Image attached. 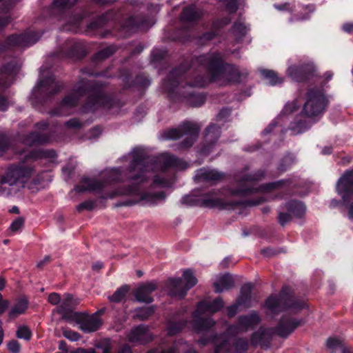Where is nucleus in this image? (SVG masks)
<instances>
[{
    "label": "nucleus",
    "instance_id": "46",
    "mask_svg": "<svg viewBox=\"0 0 353 353\" xmlns=\"http://www.w3.org/2000/svg\"><path fill=\"white\" fill-rule=\"evenodd\" d=\"M69 57H72L70 54H66L63 51H60L51 54L48 59L49 63L57 64Z\"/></svg>",
    "mask_w": 353,
    "mask_h": 353
},
{
    "label": "nucleus",
    "instance_id": "47",
    "mask_svg": "<svg viewBox=\"0 0 353 353\" xmlns=\"http://www.w3.org/2000/svg\"><path fill=\"white\" fill-rule=\"evenodd\" d=\"M247 27L242 23H235L233 26L232 32L236 39L239 41L247 32Z\"/></svg>",
    "mask_w": 353,
    "mask_h": 353
},
{
    "label": "nucleus",
    "instance_id": "25",
    "mask_svg": "<svg viewBox=\"0 0 353 353\" xmlns=\"http://www.w3.org/2000/svg\"><path fill=\"white\" fill-rule=\"evenodd\" d=\"M157 289V285L152 283H148L140 285L134 292L136 300L140 303H151L154 299L151 294Z\"/></svg>",
    "mask_w": 353,
    "mask_h": 353
},
{
    "label": "nucleus",
    "instance_id": "23",
    "mask_svg": "<svg viewBox=\"0 0 353 353\" xmlns=\"http://www.w3.org/2000/svg\"><path fill=\"white\" fill-rule=\"evenodd\" d=\"M201 310L198 308L193 312L192 327L198 333L208 332L215 325L212 319L203 318L201 316Z\"/></svg>",
    "mask_w": 353,
    "mask_h": 353
},
{
    "label": "nucleus",
    "instance_id": "32",
    "mask_svg": "<svg viewBox=\"0 0 353 353\" xmlns=\"http://www.w3.org/2000/svg\"><path fill=\"white\" fill-rule=\"evenodd\" d=\"M286 210L296 218H301L305 214L306 208L303 202L298 200L292 199L288 201L285 205Z\"/></svg>",
    "mask_w": 353,
    "mask_h": 353
},
{
    "label": "nucleus",
    "instance_id": "56",
    "mask_svg": "<svg viewBox=\"0 0 353 353\" xmlns=\"http://www.w3.org/2000/svg\"><path fill=\"white\" fill-rule=\"evenodd\" d=\"M216 334H213L211 336L203 335L199 339L198 343L201 346H205L210 343H214L216 339Z\"/></svg>",
    "mask_w": 353,
    "mask_h": 353
},
{
    "label": "nucleus",
    "instance_id": "57",
    "mask_svg": "<svg viewBox=\"0 0 353 353\" xmlns=\"http://www.w3.org/2000/svg\"><path fill=\"white\" fill-rule=\"evenodd\" d=\"M77 0H54V5L59 8H65L74 5Z\"/></svg>",
    "mask_w": 353,
    "mask_h": 353
},
{
    "label": "nucleus",
    "instance_id": "27",
    "mask_svg": "<svg viewBox=\"0 0 353 353\" xmlns=\"http://www.w3.org/2000/svg\"><path fill=\"white\" fill-rule=\"evenodd\" d=\"M29 302L26 296L18 299L8 313V321L14 320L17 316L26 313Z\"/></svg>",
    "mask_w": 353,
    "mask_h": 353
},
{
    "label": "nucleus",
    "instance_id": "63",
    "mask_svg": "<svg viewBox=\"0 0 353 353\" xmlns=\"http://www.w3.org/2000/svg\"><path fill=\"white\" fill-rule=\"evenodd\" d=\"M297 109V105L296 102L293 101L291 103H288L284 106L282 112L284 114H290L295 112Z\"/></svg>",
    "mask_w": 353,
    "mask_h": 353
},
{
    "label": "nucleus",
    "instance_id": "38",
    "mask_svg": "<svg viewBox=\"0 0 353 353\" xmlns=\"http://www.w3.org/2000/svg\"><path fill=\"white\" fill-rule=\"evenodd\" d=\"M130 290V285L127 284L121 285L109 297L110 301L116 303L121 302V301L125 299Z\"/></svg>",
    "mask_w": 353,
    "mask_h": 353
},
{
    "label": "nucleus",
    "instance_id": "6",
    "mask_svg": "<svg viewBox=\"0 0 353 353\" xmlns=\"http://www.w3.org/2000/svg\"><path fill=\"white\" fill-rule=\"evenodd\" d=\"M50 68H40V79L31 94L32 103L45 105L61 91L60 86L55 83L54 76L50 72Z\"/></svg>",
    "mask_w": 353,
    "mask_h": 353
},
{
    "label": "nucleus",
    "instance_id": "20",
    "mask_svg": "<svg viewBox=\"0 0 353 353\" xmlns=\"http://www.w3.org/2000/svg\"><path fill=\"white\" fill-rule=\"evenodd\" d=\"M192 64L202 65L203 66H225L223 57L218 52H212L194 57ZM225 66L230 65L226 64Z\"/></svg>",
    "mask_w": 353,
    "mask_h": 353
},
{
    "label": "nucleus",
    "instance_id": "50",
    "mask_svg": "<svg viewBox=\"0 0 353 353\" xmlns=\"http://www.w3.org/2000/svg\"><path fill=\"white\" fill-rule=\"evenodd\" d=\"M201 198H199L194 195H184L181 199V203L183 204L190 206H199L200 207Z\"/></svg>",
    "mask_w": 353,
    "mask_h": 353
},
{
    "label": "nucleus",
    "instance_id": "8",
    "mask_svg": "<svg viewBox=\"0 0 353 353\" xmlns=\"http://www.w3.org/2000/svg\"><path fill=\"white\" fill-rule=\"evenodd\" d=\"M200 131V126L192 121H184L176 128H170L165 132L167 139L177 140L183 135H188L177 144L178 150H186L190 148L196 141Z\"/></svg>",
    "mask_w": 353,
    "mask_h": 353
},
{
    "label": "nucleus",
    "instance_id": "26",
    "mask_svg": "<svg viewBox=\"0 0 353 353\" xmlns=\"http://www.w3.org/2000/svg\"><path fill=\"white\" fill-rule=\"evenodd\" d=\"M272 334L264 329H259L254 332L250 336V343L252 346L261 345L263 348L270 347L272 341Z\"/></svg>",
    "mask_w": 353,
    "mask_h": 353
},
{
    "label": "nucleus",
    "instance_id": "15",
    "mask_svg": "<svg viewBox=\"0 0 353 353\" xmlns=\"http://www.w3.org/2000/svg\"><path fill=\"white\" fill-rule=\"evenodd\" d=\"M79 303V299H74L72 294H65L64 299L57 307L56 312L61 315L63 320L72 322L76 316H79V312L74 311Z\"/></svg>",
    "mask_w": 353,
    "mask_h": 353
},
{
    "label": "nucleus",
    "instance_id": "42",
    "mask_svg": "<svg viewBox=\"0 0 353 353\" xmlns=\"http://www.w3.org/2000/svg\"><path fill=\"white\" fill-rule=\"evenodd\" d=\"M261 74L263 77L269 81L271 85H275L283 82L282 79H280L277 76V74L273 70L263 69L261 70Z\"/></svg>",
    "mask_w": 353,
    "mask_h": 353
},
{
    "label": "nucleus",
    "instance_id": "22",
    "mask_svg": "<svg viewBox=\"0 0 353 353\" xmlns=\"http://www.w3.org/2000/svg\"><path fill=\"white\" fill-rule=\"evenodd\" d=\"M284 186L286 188L288 194H295V192L294 191L293 189L294 188H296L297 185L296 183H294L293 180L291 179H281L276 181L263 183L260 186V188L263 192H270L274 190L279 189Z\"/></svg>",
    "mask_w": 353,
    "mask_h": 353
},
{
    "label": "nucleus",
    "instance_id": "10",
    "mask_svg": "<svg viewBox=\"0 0 353 353\" xmlns=\"http://www.w3.org/2000/svg\"><path fill=\"white\" fill-rule=\"evenodd\" d=\"M119 79L124 85V88H134L143 92L149 88L152 80L145 73H139L134 78L132 76L130 68H119Z\"/></svg>",
    "mask_w": 353,
    "mask_h": 353
},
{
    "label": "nucleus",
    "instance_id": "62",
    "mask_svg": "<svg viewBox=\"0 0 353 353\" xmlns=\"http://www.w3.org/2000/svg\"><path fill=\"white\" fill-rule=\"evenodd\" d=\"M8 349L12 353H19L21 345L17 341L12 340L8 343Z\"/></svg>",
    "mask_w": 353,
    "mask_h": 353
},
{
    "label": "nucleus",
    "instance_id": "45",
    "mask_svg": "<svg viewBox=\"0 0 353 353\" xmlns=\"http://www.w3.org/2000/svg\"><path fill=\"white\" fill-rule=\"evenodd\" d=\"M116 51V48L113 46H108L101 50L94 57V59L97 61H101L104 60L113 54Z\"/></svg>",
    "mask_w": 353,
    "mask_h": 353
},
{
    "label": "nucleus",
    "instance_id": "37",
    "mask_svg": "<svg viewBox=\"0 0 353 353\" xmlns=\"http://www.w3.org/2000/svg\"><path fill=\"white\" fill-rule=\"evenodd\" d=\"M265 174V172L261 169L256 170L254 173L244 174L238 181V184L242 186L248 182L259 181L264 178Z\"/></svg>",
    "mask_w": 353,
    "mask_h": 353
},
{
    "label": "nucleus",
    "instance_id": "52",
    "mask_svg": "<svg viewBox=\"0 0 353 353\" xmlns=\"http://www.w3.org/2000/svg\"><path fill=\"white\" fill-rule=\"evenodd\" d=\"M11 146L10 138L4 133H0V153L6 152Z\"/></svg>",
    "mask_w": 353,
    "mask_h": 353
},
{
    "label": "nucleus",
    "instance_id": "55",
    "mask_svg": "<svg viewBox=\"0 0 353 353\" xmlns=\"http://www.w3.org/2000/svg\"><path fill=\"white\" fill-rule=\"evenodd\" d=\"M63 336L72 341H77L81 337V335L78 332L72 330H63Z\"/></svg>",
    "mask_w": 353,
    "mask_h": 353
},
{
    "label": "nucleus",
    "instance_id": "18",
    "mask_svg": "<svg viewBox=\"0 0 353 353\" xmlns=\"http://www.w3.org/2000/svg\"><path fill=\"white\" fill-rule=\"evenodd\" d=\"M302 319L285 316L281 317L277 325L273 328L274 333L279 336L288 338L299 325L302 324Z\"/></svg>",
    "mask_w": 353,
    "mask_h": 353
},
{
    "label": "nucleus",
    "instance_id": "58",
    "mask_svg": "<svg viewBox=\"0 0 353 353\" xmlns=\"http://www.w3.org/2000/svg\"><path fill=\"white\" fill-rule=\"evenodd\" d=\"M198 17L194 8H188L183 12V17L186 20H194Z\"/></svg>",
    "mask_w": 353,
    "mask_h": 353
},
{
    "label": "nucleus",
    "instance_id": "39",
    "mask_svg": "<svg viewBox=\"0 0 353 353\" xmlns=\"http://www.w3.org/2000/svg\"><path fill=\"white\" fill-rule=\"evenodd\" d=\"M232 353H245L248 350L249 343L245 337L236 338L231 344Z\"/></svg>",
    "mask_w": 353,
    "mask_h": 353
},
{
    "label": "nucleus",
    "instance_id": "51",
    "mask_svg": "<svg viewBox=\"0 0 353 353\" xmlns=\"http://www.w3.org/2000/svg\"><path fill=\"white\" fill-rule=\"evenodd\" d=\"M96 201L94 200L88 199L83 202H81L77 206V210L79 212H81L83 210L92 211L96 207Z\"/></svg>",
    "mask_w": 353,
    "mask_h": 353
},
{
    "label": "nucleus",
    "instance_id": "53",
    "mask_svg": "<svg viewBox=\"0 0 353 353\" xmlns=\"http://www.w3.org/2000/svg\"><path fill=\"white\" fill-rule=\"evenodd\" d=\"M292 219V215L288 212H281L278 214V222L283 227H284L288 223L290 222Z\"/></svg>",
    "mask_w": 353,
    "mask_h": 353
},
{
    "label": "nucleus",
    "instance_id": "35",
    "mask_svg": "<svg viewBox=\"0 0 353 353\" xmlns=\"http://www.w3.org/2000/svg\"><path fill=\"white\" fill-rule=\"evenodd\" d=\"M196 177L204 181H219L223 179L224 174L214 170L200 169Z\"/></svg>",
    "mask_w": 353,
    "mask_h": 353
},
{
    "label": "nucleus",
    "instance_id": "40",
    "mask_svg": "<svg viewBox=\"0 0 353 353\" xmlns=\"http://www.w3.org/2000/svg\"><path fill=\"white\" fill-rule=\"evenodd\" d=\"M154 312L153 306L139 307L136 309L134 317L141 321H145L153 315Z\"/></svg>",
    "mask_w": 353,
    "mask_h": 353
},
{
    "label": "nucleus",
    "instance_id": "34",
    "mask_svg": "<svg viewBox=\"0 0 353 353\" xmlns=\"http://www.w3.org/2000/svg\"><path fill=\"white\" fill-rule=\"evenodd\" d=\"M25 143L30 146L34 145H43L50 141L49 136L46 134H41L32 131L29 132L25 138Z\"/></svg>",
    "mask_w": 353,
    "mask_h": 353
},
{
    "label": "nucleus",
    "instance_id": "29",
    "mask_svg": "<svg viewBox=\"0 0 353 353\" xmlns=\"http://www.w3.org/2000/svg\"><path fill=\"white\" fill-rule=\"evenodd\" d=\"M253 288L254 285L251 283H247L241 286L240 294L236 300L239 305L246 308L250 307Z\"/></svg>",
    "mask_w": 353,
    "mask_h": 353
},
{
    "label": "nucleus",
    "instance_id": "1",
    "mask_svg": "<svg viewBox=\"0 0 353 353\" xmlns=\"http://www.w3.org/2000/svg\"><path fill=\"white\" fill-rule=\"evenodd\" d=\"M247 75L239 68H172L161 86L170 102L197 108L205 103L206 94L196 88H205L212 83L221 86L239 83Z\"/></svg>",
    "mask_w": 353,
    "mask_h": 353
},
{
    "label": "nucleus",
    "instance_id": "24",
    "mask_svg": "<svg viewBox=\"0 0 353 353\" xmlns=\"http://www.w3.org/2000/svg\"><path fill=\"white\" fill-rule=\"evenodd\" d=\"M129 341L132 343L146 344L153 340L148 328L143 325H139L132 328L128 335Z\"/></svg>",
    "mask_w": 353,
    "mask_h": 353
},
{
    "label": "nucleus",
    "instance_id": "49",
    "mask_svg": "<svg viewBox=\"0 0 353 353\" xmlns=\"http://www.w3.org/2000/svg\"><path fill=\"white\" fill-rule=\"evenodd\" d=\"M16 335L19 339H23L26 341H30L32 336V333L28 326L21 325L18 327Z\"/></svg>",
    "mask_w": 353,
    "mask_h": 353
},
{
    "label": "nucleus",
    "instance_id": "33",
    "mask_svg": "<svg viewBox=\"0 0 353 353\" xmlns=\"http://www.w3.org/2000/svg\"><path fill=\"white\" fill-rule=\"evenodd\" d=\"M163 165L165 168H177L184 170L186 168V163L174 154H165L161 157Z\"/></svg>",
    "mask_w": 353,
    "mask_h": 353
},
{
    "label": "nucleus",
    "instance_id": "17",
    "mask_svg": "<svg viewBox=\"0 0 353 353\" xmlns=\"http://www.w3.org/2000/svg\"><path fill=\"white\" fill-rule=\"evenodd\" d=\"M221 128L214 123L208 125L205 130L204 141L199 150L203 156H208L212 152L214 144L221 136Z\"/></svg>",
    "mask_w": 353,
    "mask_h": 353
},
{
    "label": "nucleus",
    "instance_id": "9",
    "mask_svg": "<svg viewBox=\"0 0 353 353\" xmlns=\"http://www.w3.org/2000/svg\"><path fill=\"white\" fill-rule=\"evenodd\" d=\"M327 100L323 91L317 88L307 90L306 101L302 110V114L309 118L316 117L325 110Z\"/></svg>",
    "mask_w": 353,
    "mask_h": 353
},
{
    "label": "nucleus",
    "instance_id": "41",
    "mask_svg": "<svg viewBox=\"0 0 353 353\" xmlns=\"http://www.w3.org/2000/svg\"><path fill=\"white\" fill-rule=\"evenodd\" d=\"M185 325L182 321H169L167 324L168 333L170 336H174L180 333Z\"/></svg>",
    "mask_w": 353,
    "mask_h": 353
},
{
    "label": "nucleus",
    "instance_id": "64",
    "mask_svg": "<svg viewBox=\"0 0 353 353\" xmlns=\"http://www.w3.org/2000/svg\"><path fill=\"white\" fill-rule=\"evenodd\" d=\"M48 301L54 305L61 303V295L57 292H52L48 295Z\"/></svg>",
    "mask_w": 353,
    "mask_h": 353
},
{
    "label": "nucleus",
    "instance_id": "19",
    "mask_svg": "<svg viewBox=\"0 0 353 353\" xmlns=\"http://www.w3.org/2000/svg\"><path fill=\"white\" fill-rule=\"evenodd\" d=\"M72 321L79 324L80 329L84 332H95L101 325L100 319L94 316H89L86 312H79V316H76Z\"/></svg>",
    "mask_w": 353,
    "mask_h": 353
},
{
    "label": "nucleus",
    "instance_id": "4",
    "mask_svg": "<svg viewBox=\"0 0 353 353\" xmlns=\"http://www.w3.org/2000/svg\"><path fill=\"white\" fill-rule=\"evenodd\" d=\"M57 157L56 151L53 149H34L26 154L18 163L10 164L0 179V195L9 196L10 189L8 186H15L17 190L24 188L26 183L32 176L34 168L26 164L29 160L54 159Z\"/></svg>",
    "mask_w": 353,
    "mask_h": 353
},
{
    "label": "nucleus",
    "instance_id": "11",
    "mask_svg": "<svg viewBox=\"0 0 353 353\" xmlns=\"http://www.w3.org/2000/svg\"><path fill=\"white\" fill-rule=\"evenodd\" d=\"M183 278L185 281L183 287L181 286L183 282L181 278L169 279L168 281L170 285L169 293L170 296L182 299L186 296L188 291L195 286L198 282L197 279L190 269L183 272Z\"/></svg>",
    "mask_w": 353,
    "mask_h": 353
},
{
    "label": "nucleus",
    "instance_id": "2",
    "mask_svg": "<svg viewBox=\"0 0 353 353\" xmlns=\"http://www.w3.org/2000/svg\"><path fill=\"white\" fill-rule=\"evenodd\" d=\"M132 160L128 167L129 173L128 179L138 181V183H132L130 185L118 188L114 191L103 193L100 196L102 199H114L117 196L127 195L135 196L136 199H128L119 201L116 204L117 207L132 206L144 200L163 199L165 197L164 192H158L154 194L143 192L140 183L147 181L145 172L153 168L152 159L150 158L147 152L141 147L134 148L131 152Z\"/></svg>",
    "mask_w": 353,
    "mask_h": 353
},
{
    "label": "nucleus",
    "instance_id": "31",
    "mask_svg": "<svg viewBox=\"0 0 353 353\" xmlns=\"http://www.w3.org/2000/svg\"><path fill=\"white\" fill-rule=\"evenodd\" d=\"M223 307L224 302L221 297H217L211 302L201 301L197 305L198 310H201V312H210L215 313L220 311Z\"/></svg>",
    "mask_w": 353,
    "mask_h": 353
},
{
    "label": "nucleus",
    "instance_id": "60",
    "mask_svg": "<svg viewBox=\"0 0 353 353\" xmlns=\"http://www.w3.org/2000/svg\"><path fill=\"white\" fill-rule=\"evenodd\" d=\"M79 18H74L69 23L63 26V29L66 31L76 32L78 28V23Z\"/></svg>",
    "mask_w": 353,
    "mask_h": 353
},
{
    "label": "nucleus",
    "instance_id": "43",
    "mask_svg": "<svg viewBox=\"0 0 353 353\" xmlns=\"http://www.w3.org/2000/svg\"><path fill=\"white\" fill-rule=\"evenodd\" d=\"M294 163V157L288 153L285 155L279 161L277 169L279 172L287 171Z\"/></svg>",
    "mask_w": 353,
    "mask_h": 353
},
{
    "label": "nucleus",
    "instance_id": "54",
    "mask_svg": "<svg viewBox=\"0 0 353 353\" xmlns=\"http://www.w3.org/2000/svg\"><path fill=\"white\" fill-rule=\"evenodd\" d=\"M24 219L21 216L17 217L16 219H14L10 226V229L12 232H18L23 225L24 224Z\"/></svg>",
    "mask_w": 353,
    "mask_h": 353
},
{
    "label": "nucleus",
    "instance_id": "13",
    "mask_svg": "<svg viewBox=\"0 0 353 353\" xmlns=\"http://www.w3.org/2000/svg\"><path fill=\"white\" fill-rule=\"evenodd\" d=\"M336 190L342 203L348 204L353 199V168L346 170L336 184Z\"/></svg>",
    "mask_w": 353,
    "mask_h": 353
},
{
    "label": "nucleus",
    "instance_id": "48",
    "mask_svg": "<svg viewBox=\"0 0 353 353\" xmlns=\"http://www.w3.org/2000/svg\"><path fill=\"white\" fill-rule=\"evenodd\" d=\"M214 353H232V347L228 340H223L215 346Z\"/></svg>",
    "mask_w": 353,
    "mask_h": 353
},
{
    "label": "nucleus",
    "instance_id": "21",
    "mask_svg": "<svg viewBox=\"0 0 353 353\" xmlns=\"http://www.w3.org/2000/svg\"><path fill=\"white\" fill-rule=\"evenodd\" d=\"M15 68H1L0 72V111L6 112L9 107L7 97L1 94L10 85V78L7 75Z\"/></svg>",
    "mask_w": 353,
    "mask_h": 353
},
{
    "label": "nucleus",
    "instance_id": "30",
    "mask_svg": "<svg viewBox=\"0 0 353 353\" xmlns=\"http://www.w3.org/2000/svg\"><path fill=\"white\" fill-rule=\"evenodd\" d=\"M213 286L216 293H221L224 290L232 289L234 287V281L230 274L225 273L219 279L218 281L214 283Z\"/></svg>",
    "mask_w": 353,
    "mask_h": 353
},
{
    "label": "nucleus",
    "instance_id": "59",
    "mask_svg": "<svg viewBox=\"0 0 353 353\" xmlns=\"http://www.w3.org/2000/svg\"><path fill=\"white\" fill-rule=\"evenodd\" d=\"M68 128L79 129L83 126L82 123L77 118H72L65 123Z\"/></svg>",
    "mask_w": 353,
    "mask_h": 353
},
{
    "label": "nucleus",
    "instance_id": "3",
    "mask_svg": "<svg viewBox=\"0 0 353 353\" xmlns=\"http://www.w3.org/2000/svg\"><path fill=\"white\" fill-rule=\"evenodd\" d=\"M105 86V83L101 81H80L73 88L74 94L64 97L61 105L74 108L77 106L80 97L87 96L80 107L83 114H94L99 110H110L119 107V99L113 93L106 91Z\"/></svg>",
    "mask_w": 353,
    "mask_h": 353
},
{
    "label": "nucleus",
    "instance_id": "14",
    "mask_svg": "<svg viewBox=\"0 0 353 353\" xmlns=\"http://www.w3.org/2000/svg\"><path fill=\"white\" fill-rule=\"evenodd\" d=\"M261 321L259 314L256 311H252L249 314L239 316L236 323L231 325L228 330L235 334L245 332L249 329H254L261 323Z\"/></svg>",
    "mask_w": 353,
    "mask_h": 353
},
{
    "label": "nucleus",
    "instance_id": "12",
    "mask_svg": "<svg viewBox=\"0 0 353 353\" xmlns=\"http://www.w3.org/2000/svg\"><path fill=\"white\" fill-rule=\"evenodd\" d=\"M263 201L262 198L256 199L239 200L234 201L227 202L222 199L204 198L201 199L200 207L208 208H219V210H225L227 208H234L236 207H252L261 204Z\"/></svg>",
    "mask_w": 353,
    "mask_h": 353
},
{
    "label": "nucleus",
    "instance_id": "16",
    "mask_svg": "<svg viewBox=\"0 0 353 353\" xmlns=\"http://www.w3.org/2000/svg\"><path fill=\"white\" fill-rule=\"evenodd\" d=\"M287 73L297 83L314 84L319 77L316 68H288Z\"/></svg>",
    "mask_w": 353,
    "mask_h": 353
},
{
    "label": "nucleus",
    "instance_id": "36",
    "mask_svg": "<svg viewBox=\"0 0 353 353\" xmlns=\"http://www.w3.org/2000/svg\"><path fill=\"white\" fill-rule=\"evenodd\" d=\"M312 125V123L305 119H299L290 123V129L294 134H298L308 130Z\"/></svg>",
    "mask_w": 353,
    "mask_h": 353
},
{
    "label": "nucleus",
    "instance_id": "28",
    "mask_svg": "<svg viewBox=\"0 0 353 353\" xmlns=\"http://www.w3.org/2000/svg\"><path fill=\"white\" fill-rule=\"evenodd\" d=\"M39 39L35 33L30 34L12 35L8 38L7 42L9 46H30L34 44Z\"/></svg>",
    "mask_w": 353,
    "mask_h": 353
},
{
    "label": "nucleus",
    "instance_id": "44",
    "mask_svg": "<svg viewBox=\"0 0 353 353\" xmlns=\"http://www.w3.org/2000/svg\"><path fill=\"white\" fill-rule=\"evenodd\" d=\"M258 189L252 187H244L234 188L231 190V194L236 196H246L257 192Z\"/></svg>",
    "mask_w": 353,
    "mask_h": 353
},
{
    "label": "nucleus",
    "instance_id": "61",
    "mask_svg": "<svg viewBox=\"0 0 353 353\" xmlns=\"http://www.w3.org/2000/svg\"><path fill=\"white\" fill-rule=\"evenodd\" d=\"M301 10H303L305 14L303 15H299L296 17V19L297 20H305L310 18V13L314 11V7L312 6H305L300 8Z\"/></svg>",
    "mask_w": 353,
    "mask_h": 353
},
{
    "label": "nucleus",
    "instance_id": "5",
    "mask_svg": "<svg viewBox=\"0 0 353 353\" xmlns=\"http://www.w3.org/2000/svg\"><path fill=\"white\" fill-rule=\"evenodd\" d=\"M265 307L274 314L292 310L296 312L306 307V303L297 299L294 290L289 285H283L278 296L270 295L265 301Z\"/></svg>",
    "mask_w": 353,
    "mask_h": 353
},
{
    "label": "nucleus",
    "instance_id": "7",
    "mask_svg": "<svg viewBox=\"0 0 353 353\" xmlns=\"http://www.w3.org/2000/svg\"><path fill=\"white\" fill-rule=\"evenodd\" d=\"M122 181V174L120 168H112L102 180L92 179L88 176H83L79 184L75 185L74 190L77 193H83L86 191L95 192L101 194L104 189L110 185Z\"/></svg>",
    "mask_w": 353,
    "mask_h": 353
}]
</instances>
